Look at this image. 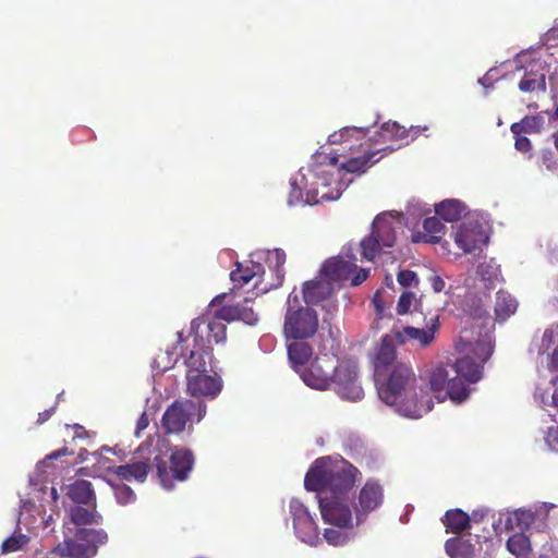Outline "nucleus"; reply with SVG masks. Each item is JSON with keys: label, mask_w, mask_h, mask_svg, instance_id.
Masks as SVG:
<instances>
[{"label": "nucleus", "mask_w": 558, "mask_h": 558, "mask_svg": "<svg viewBox=\"0 0 558 558\" xmlns=\"http://www.w3.org/2000/svg\"><path fill=\"white\" fill-rule=\"evenodd\" d=\"M456 349L462 354L453 364H439L428 373L430 389L447 396L456 403L468 399L470 389L466 383L482 378L483 366L493 354V344L487 332L472 325L461 330Z\"/></svg>", "instance_id": "obj_1"}, {"label": "nucleus", "mask_w": 558, "mask_h": 558, "mask_svg": "<svg viewBox=\"0 0 558 558\" xmlns=\"http://www.w3.org/2000/svg\"><path fill=\"white\" fill-rule=\"evenodd\" d=\"M174 350L180 348V355L184 357L186 374L208 372L207 366L213 360V343H223L227 339V326L206 317H197L191 322L187 336L179 331Z\"/></svg>", "instance_id": "obj_2"}, {"label": "nucleus", "mask_w": 558, "mask_h": 558, "mask_svg": "<svg viewBox=\"0 0 558 558\" xmlns=\"http://www.w3.org/2000/svg\"><path fill=\"white\" fill-rule=\"evenodd\" d=\"M379 399L387 405L395 407L401 415L418 418L425 411L418 401L415 387L416 376L409 363L395 364L381 375H374Z\"/></svg>", "instance_id": "obj_3"}, {"label": "nucleus", "mask_w": 558, "mask_h": 558, "mask_svg": "<svg viewBox=\"0 0 558 558\" xmlns=\"http://www.w3.org/2000/svg\"><path fill=\"white\" fill-rule=\"evenodd\" d=\"M357 468L345 460L332 461L329 457L318 458L308 469L304 487L308 492L318 493V496L348 497L354 487Z\"/></svg>", "instance_id": "obj_4"}, {"label": "nucleus", "mask_w": 558, "mask_h": 558, "mask_svg": "<svg viewBox=\"0 0 558 558\" xmlns=\"http://www.w3.org/2000/svg\"><path fill=\"white\" fill-rule=\"evenodd\" d=\"M287 255L283 250L275 248L267 252L266 263L269 267L268 278H265L266 271L262 264L253 260L247 264L236 263L235 269L230 272V279L234 288H242L256 279L254 288L260 293H266L271 289L280 287L284 280V269Z\"/></svg>", "instance_id": "obj_5"}, {"label": "nucleus", "mask_w": 558, "mask_h": 558, "mask_svg": "<svg viewBox=\"0 0 558 558\" xmlns=\"http://www.w3.org/2000/svg\"><path fill=\"white\" fill-rule=\"evenodd\" d=\"M151 454L157 477L167 489L173 488L175 482L186 481L195 462L190 449L178 446L170 449V454L160 449L153 450Z\"/></svg>", "instance_id": "obj_6"}, {"label": "nucleus", "mask_w": 558, "mask_h": 558, "mask_svg": "<svg viewBox=\"0 0 558 558\" xmlns=\"http://www.w3.org/2000/svg\"><path fill=\"white\" fill-rule=\"evenodd\" d=\"M298 295L288 296V308L284 316L283 332L287 339L302 340L313 337L318 329V316L315 310L308 306H294Z\"/></svg>", "instance_id": "obj_7"}, {"label": "nucleus", "mask_w": 558, "mask_h": 558, "mask_svg": "<svg viewBox=\"0 0 558 558\" xmlns=\"http://www.w3.org/2000/svg\"><path fill=\"white\" fill-rule=\"evenodd\" d=\"M108 541L104 530L78 529L75 538H65L51 550V555L61 558H88L97 553L99 545Z\"/></svg>", "instance_id": "obj_8"}, {"label": "nucleus", "mask_w": 558, "mask_h": 558, "mask_svg": "<svg viewBox=\"0 0 558 558\" xmlns=\"http://www.w3.org/2000/svg\"><path fill=\"white\" fill-rule=\"evenodd\" d=\"M206 414V407L202 402L192 400H175L170 404L161 417V427L165 434H181L187 424L198 423Z\"/></svg>", "instance_id": "obj_9"}, {"label": "nucleus", "mask_w": 558, "mask_h": 558, "mask_svg": "<svg viewBox=\"0 0 558 558\" xmlns=\"http://www.w3.org/2000/svg\"><path fill=\"white\" fill-rule=\"evenodd\" d=\"M396 242V228L387 214L378 215L372 223V232L361 241L362 256L372 262L386 247Z\"/></svg>", "instance_id": "obj_10"}, {"label": "nucleus", "mask_w": 558, "mask_h": 558, "mask_svg": "<svg viewBox=\"0 0 558 558\" xmlns=\"http://www.w3.org/2000/svg\"><path fill=\"white\" fill-rule=\"evenodd\" d=\"M331 385H335L336 391L343 399L357 401L364 396L362 387L357 384V366L354 362L337 360Z\"/></svg>", "instance_id": "obj_11"}, {"label": "nucleus", "mask_w": 558, "mask_h": 558, "mask_svg": "<svg viewBox=\"0 0 558 558\" xmlns=\"http://www.w3.org/2000/svg\"><path fill=\"white\" fill-rule=\"evenodd\" d=\"M318 504L325 523L340 529L353 526V514L349 505V497L318 496Z\"/></svg>", "instance_id": "obj_12"}, {"label": "nucleus", "mask_w": 558, "mask_h": 558, "mask_svg": "<svg viewBox=\"0 0 558 558\" xmlns=\"http://www.w3.org/2000/svg\"><path fill=\"white\" fill-rule=\"evenodd\" d=\"M337 369V357L330 354L316 356L308 368L301 373L303 381L311 388L325 390L331 386Z\"/></svg>", "instance_id": "obj_13"}, {"label": "nucleus", "mask_w": 558, "mask_h": 558, "mask_svg": "<svg viewBox=\"0 0 558 558\" xmlns=\"http://www.w3.org/2000/svg\"><path fill=\"white\" fill-rule=\"evenodd\" d=\"M400 335H395L391 330L381 337L378 348L374 356V375H381L384 371H389L395 364L402 363L397 360L398 338Z\"/></svg>", "instance_id": "obj_14"}, {"label": "nucleus", "mask_w": 558, "mask_h": 558, "mask_svg": "<svg viewBox=\"0 0 558 558\" xmlns=\"http://www.w3.org/2000/svg\"><path fill=\"white\" fill-rule=\"evenodd\" d=\"M357 506L355 507L356 524L365 520L367 514L377 509L384 500L383 487L373 481H367L361 488Z\"/></svg>", "instance_id": "obj_15"}, {"label": "nucleus", "mask_w": 558, "mask_h": 558, "mask_svg": "<svg viewBox=\"0 0 558 558\" xmlns=\"http://www.w3.org/2000/svg\"><path fill=\"white\" fill-rule=\"evenodd\" d=\"M487 235L478 222L462 223L454 234L456 244L464 253H471L487 243Z\"/></svg>", "instance_id": "obj_16"}, {"label": "nucleus", "mask_w": 558, "mask_h": 558, "mask_svg": "<svg viewBox=\"0 0 558 558\" xmlns=\"http://www.w3.org/2000/svg\"><path fill=\"white\" fill-rule=\"evenodd\" d=\"M251 300L245 298L242 303L234 305H225L216 311L215 317L210 320L217 322H234L242 320L247 325H255L258 322V315L247 305Z\"/></svg>", "instance_id": "obj_17"}, {"label": "nucleus", "mask_w": 558, "mask_h": 558, "mask_svg": "<svg viewBox=\"0 0 558 558\" xmlns=\"http://www.w3.org/2000/svg\"><path fill=\"white\" fill-rule=\"evenodd\" d=\"M348 259L343 257H333L328 259L323 268L322 274L330 281L349 280L356 271V258L354 255L347 254Z\"/></svg>", "instance_id": "obj_18"}, {"label": "nucleus", "mask_w": 558, "mask_h": 558, "mask_svg": "<svg viewBox=\"0 0 558 558\" xmlns=\"http://www.w3.org/2000/svg\"><path fill=\"white\" fill-rule=\"evenodd\" d=\"M201 372L186 374L187 391L194 397L208 396L215 397L221 390V383L217 377Z\"/></svg>", "instance_id": "obj_19"}, {"label": "nucleus", "mask_w": 558, "mask_h": 558, "mask_svg": "<svg viewBox=\"0 0 558 558\" xmlns=\"http://www.w3.org/2000/svg\"><path fill=\"white\" fill-rule=\"evenodd\" d=\"M153 454L149 452L144 461H135L124 465H118L110 469V472L122 481H136L143 483L146 481L148 472L153 466Z\"/></svg>", "instance_id": "obj_20"}, {"label": "nucleus", "mask_w": 558, "mask_h": 558, "mask_svg": "<svg viewBox=\"0 0 558 558\" xmlns=\"http://www.w3.org/2000/svg\"><path fill=\"white\" fill-rule=\"evenodd\" d=\"M438 325L434 323L427 329L415 328L411 326L403 327L402 329L393 328L395 335H400L398 338V345H403L410 341H415L421 348H426L435 340V332Z\"/></svg>", "instance_id": "obj_21"}, {"label": "nucleus", "mask_w": 558, "mask_h": 558, "mask_svg": "<svg viewBox=\"0 0 558 558\" xmlns=\"http://www.w3.org/2000/svg\"><path fill=\"white\" fill-rule=\"evenodd\" d=\"M423 232L417 231L412 234V241L415 243H439L445 232V226L438 217H428L423 221Z\"/></svg>", "instance_id": "obj_22"}, {"label": "nucleus", "mask_w": 558, "mask_h": 558, "mask_svg": "<svg viewBox=\"0 0 558 558\" xmlns=\"http://www.w3.org/2000/svg\"><path fill=\"white\" fill-rule=\"evenodd\" d=\"M332 292L329 280H311L303 286V299L306 304H317L326 300Z\"/></svg>", "instance_id": "obj_23"}, {"label": "nucleus", "mask_w": 558, "mask_h": 558, "mask_svg": "<svg viewBox=\"0 0 558 558\" xmlns=\"http://www.w3.org/2000/svg\"><path fill=\"white\" fill-rule=\"evenodd\" d=\"M312 355L313 349L306 342L295 341L288 345L289 361L292 367L300 374L305 369V365Z\"/></svg>", "instance_id": "obj_24"}, {"label": "nucleus", "mask_w": 558, "mask_h": 558, "mask_svg": "<svg viewBox=\"0 0 558 558\" xmlns=\"http://www.w3.org/2000/svg\"><path fill=\"white\" fill-rule=\"evenodd\" d=\"M69 498L75 504L88 505L95 504L96 497L93 485L89 481L77 480L69 486Z\"/></svg>", "instance_id": "obj_25"}, {"label": "nucleus", "mask_w": 558, "mask_h": 558, "mask_svg": "<svg viewBox=\"0 0 558 558\" xmlns=\"http://www.w3.org/2000/svg\"><path fill=\"white\" fill-rule=\"evenodd\" d=\"M518 307L517 300L507 291L499 290L496 294L495 314L498 322H505Z\"/></svg>", "instance_id": "obj_26"}, {"label": "nucleus", "mask_w": 558, "mask_h": 558, "mask_svg": "<svg viewBox=\"0 0 558 558\" xmlns=\"http://www.w3.org/2000/svg\"><path fill=\"white\" fill-rule=\"evenodd\" d=\"M92 509H86L81 506H74L70 509V520L75 525H89L100 524L102 517L96 511V505L92 504Z\"/></svg>", "instance_id": "obj_27"}, {"label": "nucleus", "mask_w": 558, "mask_h": 558, "mask_svg": "<svg viewBox=\"0 0 558 558\" xmlns=\"http://www.w3.org/2000/svg\"><path fill=\"white\" fill-rule=\"evenodd\" d=\"M471 518L461 509L448 510L442 519L447 532L459 534L470 527Z\"/></svg>", "instance_id": "obj_28"}, {"label": "nucleus", "mask_w": 558, "mask_h": 558, "mask_svg": "<svg viewBox=\"0 0 558 558\" xmlns=\"http://www.w3.org/2000/svg\"><path fill=\"white\" fill-rule=\"evenodd\" d=\"M465 210V206L458 199H445L435 206L437 216L445 221H458Z\"/></svg>", "instance_id": "obj_29"}, {"label": "nucleus", "mask_w": 558, "mask_h": 558, "mask_svg": "<svg viewBox=\"0 0 558 558\" xmlns=\"http://www.w3.org/2000/svg\"><path fill=\"white\" fill-rule=\"evenodd\" d=\"M445 549L451 558H473L474 545L470 539L461 537H451L446 541Z\"/></svg>", "instance_id": "obj_30"}, {"label": "nucleus", "mask_w": 558, "mask_h": 558, "mask_svg": "<svg viewBox=\"0 0 558 558\" xmlns=\"http://www.w3.org/2000/svg\"><path fill=\"white\" fill-rule=\"evenodd\" d=\"M378 151H371L360 157L350 158L347 162L342 163L340 169L350 173H364L368 168L374 166L381 158H375Z\"/></svg>", "instance_id": "obj_31"}, {"label": "nucleus", "mask_w": 558, "mask_h": 558, "mask_svg": "<svg viewBox=\"0 0 558 558\" xmlns=\"http://www.w3.org/2000/svg\"><path fill=\"white\" fill-rule=\"evenodd\" d=\"M411 132H414L416 135L418 133L417 128L411 126L409 130L404 126L398 124L397 122H386L381 125L379 137L383 142L392 141V140H405Z\"/></svg>", "instance_id": "obj_32"}, {"label": "nucleus", "mask_w": 558, "mask_h": 558, "mask_svg": "<svg viewBox=\"0 0 558 558\" xmlns=\"http://www.w3.org/2000/svg\"><path fill=\"white\" fill-rule=\"evenodd\" d=\"M519 89L523 93L546 90V78L544 73L526 72L519 82Z\"/></svg>", "instance_id": "obj_33"}, {"label": "nucleus", "mask_w": 558, "mask_h": 558, "mask_svg": "<svg viewBox=\"0 0 558 558\" xmlns=\"http://www.w3.org/2000/svg\"><path fill=\"white\" fill-rule=\"evenodd\" d=\"M298 537L307 544H314L318 539V526L313 518L293 524Z\"/></svg>", "instance_id": "obj_34"}, {"label": "nucleus", "mask_w": 558, "mask_h": 558, "mask_svg": "<svg viewBox=\"0 0 558 558\" xmlns=\"http://www.w3.org/2000/svg\"><path fill=\"white\" fill-rule=\"evenodd\" d=\"M506 545L507 549L517 557L527 555L531 549L530 539L523 533H515L510 536Z\"/></svg>", "instance_id": "obj_35"}, {"label": "nucleus", "mask_w": 558, "mask_h": 558, "mask_svg": "<svg viewBox=\"0 0 558 558\" xmlns=\"http://www.w3.org/2000/svg\"><path fill=\"white\" fill-rule=\"evenodd\" d=\"M324 537H325L326 542L332 546H342L349 539L348 533L344 531V529H340V527L325 529Z\"/></svg>", "instance_id": "obj_36"}, {"label": "nucleus", "mask_w": 558, "mask_h": 558, "mask_svg": "<svg viewBox=\"0 0 558 558\" xmlns=\"http://www.w3.org/2000/svg\"><path fill=\"white\" fill-rule=\"evenodd\" d=\"M112 487L114 490L116 499L120 505H128L135 500V498H136L135 493L126 484H123V483L116 484V485H112Z\"/></svg>", "instance_id": "obj_37"}, {"label": "nucleus", "mask_w": 558, "mask_h": 558, "mask_svg": "<svg viewBox=\"0 0 558 558\" xmlns=\"http://www.w3.org/2000/svg\"><path fill=\"white\" fill-rule=\"evenodd\" d=\"M290 513L292 515L293 524L312 518L307 508L299 500V499H292L290 501Z\"/></svg>", "instance_id": "obj_38"}, {"label": "nucleus", "mask_w": 558, "mask_h": 558, "mask_svg": "<svg viewBox=\"0 0 558 558\" xmlns=\"http://www.w3.org/2000/svg\"><path fill=\"white\" fill-rule=\"evenodd\" d=\"M27 542L28 538L23 534L12 535L2 543V553L20 550Z\"/></svg>", "instance_id": "obj_39"}, {"label": "nucleus", "mask_w": 558, "mask_h": 558, "mask_svg": "<svg viewBox=\"0 0 558 558\" xmlns=\"http://www.w3.org/2000/svg\"><path fill=\"white\" fill-rule=\"evenodd\" d=\"M476 274L483 281H487L489 284H493L498 278V269L488 263L480 264Z\"/></svg>", "instance_id": "obj_40"}, {"label": "nucleus", "mask_w": 558, "mask_h": 558, "mask_svg": "<svg viewBox=\"0 0 558 558\" xmlns=\"http://www.w3.org/2000/svg\"><path fill=\"white\" fill-rule=\"evenodd\" d=\"M415 300H416L415 293L410 292V291H404L398 300L397 313L399 315H405V314L410 313V310H411L412 305L414 304Z\"/></svg>", "instance_id": "obj_41"}, {"label": "nucleus", "mask_w": 558, "mask_h": 558, "mask_svg": "<svg viewBox=\"0 0 558 558\" xmlns=\"http://www.w3.org/2000/svg\"><path fill=\"white\" fill-rule=\"evenodd\" d=\"M397 280L403 288L417 287L418 278L417 275L410 269L400 270L397 275Z\"/></svg>", "instance_id": "obj_42"}, {"label": "nucleus", "mask_w": 558, "mask_h": 558, "mask_svg": "<svg viewBox=\"0 0 558 558\" xmlns=\"http://www.w3.org/2000/svg\"><path fill=\"white\" fill-rule=\"evenodd\" d=\"M352 132H361L363 134L366 133V129L364 128H356V126H347L341 129L339 132H335L329 136V141L333 144L341 143L345 141L347 136H350Z\"/></svg>", "instance_id": "obj_43"}, {"label": "nucleus", "mask_w": 558, "mask_h": 558, "mask_svg": "<svg viewBox=\"0 0 558 558\" xmlns=\"http://www.w3.org/2000/svg\"><path fill=\"white\" fill-rule=\"evenodd\" d=\"M369 270L365 268H359L356 266V271L351 276V284L359 286L363 283L368 277Z\"/></svg>", "instance_id": "obj_44"}, {"label": "nucleus", "mask_w": 558, "mask_h": 558, "mask_svg": "<svg viewBox=\"0 0 558 558\" xmlns=\"http://www.w3.org/2000/svg\"><path fill=\"white\" fill-rule=\"evenodd\" d=\"M555 342V335H554V331L553 330H545L544 333H543V337H542V342H541V351L544 352L546 350H548L551 344H554Z\"/></svg>", "instance_id": "obj_45"}, {"label": "nucleus", "mask_w": 558, "mask_h": 558, "mask_svg": "<svg viewBox=\"0 0 558 558\" xmlns=\"http://www.w3.org/2000/svg\"><path fill=\"white\" fill-rule=\"evenodd\" d=\"M515 149L521 153H527L532 148L531 141L525 136H518L514 143Z\"/></svg>", "instance_id": "obj_46"}, {"label": "nucleus", "mask_w": 558, "mask_h": 558, "mask_svg": "<svg viewBox=\"0 0 558 558\" xmlns=\"http://www.w3.org/2000/svg\"><path fill=\"white\" fill-rule=\"evenodd\" d=\"M533 121V118L525 117L520 122H515L511 125V132L518 137L521 133H524V124Z\"/></svg>", "instance_id": "obj_47"}, {"label": "nucleus", "mask_w": 558, "mask_h": 558, "mask_svg": "<svg viewBox=\"0 0 558 558\" xmlns=\"http://www.w3.org/2000/svg\"><path fill=\"white\" fill-rule=\"evenodd\" d=\"M56 409H57V404L38 413L36 424L41 425V424L46 423L54 414Z\"/></svg>", "instance_id": "obj_48"}, {"label": "nucleus", "mask_w": 558, "mask_h": 558, "mask_svg": "<svg viewBox=\"0 0 558 558\" xmlns=\"http://www.w3.org/2000/svg\"><path fill=\"white\" fill-rule=\"evenodd\" d=\"M148 425H149L148 416H147L146 412H143L136 422L135 435L140 436V434L144 429H146L148 427Z\"/></svg>", "instance_id": "obj_49"}, {"label": "nucleus", "mask_w": 558, "mask_h": 558, "mask_svg": "<svg viewBox=\"0 0 558 558\" xmlns=\"http://www.w3.org/2000/svg\"><path fill=\"white\" fill-rule=\"evenodd\" d=\"M430 284L436 293L441 292L445 289V280L440 276H433L430 278Z\"/></svg>", "instance_id": "obj_50"}, {"label": "nucleus", "mask_w": 558, "mask_h": 558, "mask_svg": "<svg viewBox=\"0 0 558 558\" xmlns=\"http://www.w3.org/2000/svg\"><path fill=\"white\" fill-rule=\"evenodd\" d=\"M548 368L550 371H558V347L554 349L549 356Z\"/></svg>", "instance_id": "obj_51"}, {"label": "nucleus", "mask_w": 558, "mask_h": 558, "mask_svg": "<svg viewBox=\"0 0 558 558\" xmlns=\"http://www.w3.org/2000/svg\"><path fill=\"white\" fill-rule=\"evenodd\" d=\"M372 302H373V304H374V306H375V308H376L377 315H378L379 317H381V316H383V313H384V308H385V306H384V304L381 303L379 292H376V293H375V295H374V298H373V301H372Z\"/></svg>", "instance_id": "obj_52"}, {"label": "nucleus", "mask_w": 558, "mask_h": 558, "mask_svg": "<svg viewBox=\"0 0 558 558\" xmlns=\"http://www.w3.org/2000/svg\"><path fill=\"white\" fill-rule=\"evenodd\" d=\"M533 121H529V123L524 124V133L537 132L539 129L538 119L536 117H532Z\"/></svg>", "instance_id": "obj_53"}, {"label": "nucleus", "mask_w": 558, "mask_h": 558, "mask_svg": "<svg viewBox=\"0 0 558 558\" xmlns=\"http://www.w3.org/2000/svg\"><path fill=\"white\" fill-rule=\"evenodd\" d=\"M513 518L518 521V525L521 526L522 523H524L525 525H529V522L525 521L526 520H530L531 519V515L526 512H520V511H515L513 513Z\"/></svg>", "instance_id": "obj_54"}, {"label": "nucleus", "mask_w": 558, "mask_h": 558, "mask_svg": "<svg viewBox=\"0 0 558 558\" xmlns=\"http://www.w3.org/2000/svg\"><path fill=\"white\" fill-rule=\"evenodd\" d=\"M69 450L66 447L58 449L46 457V460H56L62 456H66Z\"/></svg>", "instance_id": "obj_55"}, {"label": "nucleus", "mask_w": 558, "mask_h": 558, "mask_svg": "<svg viewBox=\"0 0 558 558\" xmlns=\"http://www.w3.org/2000/svg\"><path fill=\"white\" fill-rule=\"evenodd\" d=\"M505 527H506L507 530H511V529L513 527V526H512V517H510V515H509V517L507 518V520H506V522H505Z\"/></svg>", "instance_id": "obj_56"}, {"label": "nucleus", "mask_w": 558, "mask_h": 558, "mask_svg": "<svg viewBox=\"0 0 558 558\" xmlns=\"http://www.w3.org/2000/svg\"><path fill=\"white\" fill-rule=\"evenodd\" d=\"M553 403L554 405L558 407V387L555 389L553 393Z\"/></svg>", "instance_id": "obj_57"}, {"label": "nucleus", "mask_w": 558, "mask_h": 558, "mask_svg": "<svg viewBox=\"0 0 558 558\" xmlns=\"http://www.w3.org/2000/svg\"><path fill=\"white\" fill-rule=\"evenodd\" d=\"M329 161H330V165H331V166H336V165H337V161H338V158H337V157H330V158H329Z\"/></svg>", "instance_id": "obj_58"}, {"label": "nucleus", "mask_w": 558, "mask_h": 558, "mask_svg": "<svg viewBox=\"0 0 558 558\" xmlns=\"http://www.w3.org/2000/svg\"><path fill=\"white\" fill-rule=\"evenodd\" d=\"M554 144H555L556 149L558 150V133H556L554 135Z\"/></svg>", "instance_id": "obj_59"}, {"label": "nucleus", "mask_w": 558, "mask_h": 558, "mask_svg": "<svg viewBox=\"0 0 558 558\" xmlns=\"http://www.w3.org/2000/svg\"><path fill=\"white\" fill-rule=\"evenodd\" d=\"M386 280H387V284H388V286H392V283H393V282H392V278H391V277H388V276H387V277H386Z\"/></svg>", "instance_id": "obj_60"}, {"label": "nucleus", "mask_w": 558, "mask_h": 558, "mask_svg": "<svg viewBox=\"0 0 558 558\" xmlns=\"http://www.w3.org/2000/svg\"><path fill=\"white\" fill-rule=\"evenodd\" d=\"M386 280H387V284H388V286H392V283H393V282H392V278H391V277H388V276H387V277H386Z\"/></svg>", "instance_id": "obj_61"}, {"label": "nucleus", "mask_w": 558, "mask_h": 558, "mask_svg": "<svg viewBox=\"0 0 558 558\" xmlns=\"http://www.w3.org/2000/svg\"><path fill=\"white\" fill-rule=\"evenodd\" d=\"M387 149H389V151H392V150H393V147H389V146H387V147L383 148L381 150H387Z\"/></svg>", "instance_id": "obj_62"}, {"label": "nucleus", "mask_w": 558, "mask_h": 558, "mask_svg": "<svg viewBox=\"0 0 558 558\" xmlns=\"http://www.w3.org/2000/svg\"><path fill=\"white\" fill-rule=\"evenodd\" d=\"M555 118L558 119V106L556 107V110H555Z\"/></svg>", "instance_id": "obj_63"}, {"label": "nucleus", "mask_w": 558, "mask_h": 558, "mask_svg": "<svg viewBox=\"0 0 558 558\" xmlns=\"http://www.w3.org/2000/svg\"><path fill=\"white\" fill-rule=\"evenodd\" d=\"M478 83L484 84V78H480Z\"/></svg>", "instance_id": "obj_64"}]
</instances>
